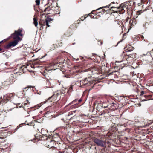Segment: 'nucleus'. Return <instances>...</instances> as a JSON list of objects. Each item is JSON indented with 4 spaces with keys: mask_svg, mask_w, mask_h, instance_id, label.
<instances>
[{
    "mask_svg": "<svg viewBox=\"0 0 153 153\" xmlns=\"http://www.w3.org/2000/svg\"><path fill=\"white\" fill-rule=\"evenodd\" d=\"M93 141L98 146L102 147H106V143L105 141L102 140L96 137L94 138Z\"/></svg>",
    "mask_w": 153,
    "mask_h": 153,
    "instance_id": "nucleus-1",
    "label": "nucleus"
},
{
    "mask_svg": "<svg viewBox=\"0 0 153 153\" xmlns=\"http://www.w3.org/2000/svg\"><path fill=\"white\" fill-rule=\"evenodd\" d=\"M22 30L21 29H19L18 31H15V32L12 34L13 36V38L14 39L19 40V41L22 39L19 37V36H22V34L21 33Z\"/></svg>",
    "mask_w": 153,
    "mask_h": 153,
    "instance_id": "nucleus-2",
    "label": "nucleus"
},
{
    "mask_svg": "<svg viewBox=\"0 0 153 153\" xmlns=\"http://www.w3.org/2000/svg\"><path fill=\"white\" fill-rule=\"evenodd\" d=\"M19 41V40L14 39V41L11 42L8 44L6 46L7 48H9L11 46L14 47L16 46Z\"/></svg>",
    "mask_w": 153,
    "mask_h": 153,
    "instance_id": "nucleus-3",
    "label": "nucleus"
},
{
    "mask_svg": "<svg viewBox=\"0 0 153 153\" xmlns=\"http://www.w3.org/2000/svg\"><path fill=\"white\" fill-rule=\"evenodd\" d=\"M33 20H34L33 23H34V24L35 26L36 27H37L38 25V21H37V19L35 18H33Z\"/></svg>",
    "mask_w": 153,
    "mask_h": 153,
    "instance_id": "nucleus-4",
    "label": "nucleus"
},
{
    "mask_svg": "<svg viewBox=\"0 0 153 153\" xmlns=\"http://www.w3.org/2000/svg\"><path fill=\"white\" fill-rule=\"evenodd\" d=\"M48 71L47 70H45L44 71V72L42 73L43 75L45 77H47L48 76Z\"/></svg>",
    "mask_w": 153,
    "mask_h": 153,
    "instance_id": "nucleus-5",
    "label": "nucleus"
},
{
    "mask_svg": "<svg viewBox=\"0 0 153 153\" xmlns=\"http://www.w3.org/2000/svg\"><path fill=\"white\" fill-rule=\"evenodd\" d=\"M36 4L37 5H39L40 4V0H36Z\"/></svg>",
    "mask_w": 153,
    "mask_h": 153,
    "instance_id": "nucleus-6",
    "label": "nucleus"
},
{
    "mask_svg": "<svg viewBox=\"0 0 153 153\" xmlns=\"http://www.w3.org/2000/svg\"><path fill=\"white\" fill-rule=\"evenodd\" d=\"M45 20H46V24L47 26H48V20L47 19V17L46 16H45Z\"/></svg>",
    "mask_w": 153,
    "mask_h": 153,
    "instance_id": "nucleus-7",
    "label": "nucleus"
},
{
    "mask_svg": "<svg viewBox=\"0 0 153 153\" xmlns=\"http://www.w3.org/2000/svg\"><path fill=\"white\" fill-rule=\"evenodd\" d=\"M55 96L54 94L52 96H51V97H49V98H48V100H50L52 98H53V99H54V100H55Z\"/></svg>",
    "mask_w": 153,
    "mask_h": 153,
    "instance_id": "nucleus-8",
    "label": "nucleus"
},
{
    "mask_svg": "<svg viewBox=\"0 0 153 153\" xmlns=\"http://www.w3.org/2000/svg\"><path fill=\"white\" fill-rule=\"evenodd\" d=\"M53 20V19L49 18L48 16V22L52 21Z\"/></svg>",
    "mask_w": 153,
    "mask_h": 153,
    "instance_id": "nucleus-9",
    "label": "nucleus"
},
{
    "mask_svg": "<svg viewBox=\"0 0 153 153\" xmlns=\"http://www.w3.org/2000/svg\"><path fill=\"white\" fill-rule=\"evenodd\" d=\"M110 5H109L106 6H104L102 7V8H109V6H110Z\"/></svg>",
    "mask_w": 153,
    "mask_h": 153,
    "instance_id": "nucleus-10",
    "label": "nucleus"
},
{
    "mask_svg": "<svg viewBox=\"0 0 153 153\" xmlns=\"http://www.w3.org/2000/svg\"><path fill=\"white\" fill-rule=\"evenodd\" d=\"M121 7V6H119L118 7H117V9H120Z\"/></svg>",
    "mask_w": 153,
    "mask_h": 153,
    "instance_id": "nucleus-11",
    "label": "nucleus"
},
{
    "mask_svg": "<svg viewBox=\"0 0 153 153\" xmlns=\"http://www.w3.org/2000/svg\"><path fill=\"white\" fill-rule=\"evenodd\" d=\"M144 94V92L143 91H142L141 92V94Z\"/></svg>",
    "mask_w": 153,
    "mask_h": 153,
    "instance_id": "nucleus-12",
    "label": "nucleus"
},
{
    "mask_svg": "<svg viewBox=\"0 0 153 153\" xmlns=\"http://www.w3.org/2000/svg\"><path fill=\"white\" fill-rule=\"evenodd\" d=\"M82 100H81V99H80L79 100V102H80L82 101Z\"/></svg>",
    "mask_w": 153,
    "mask_h": 153,
    "instance_id": "nucleus-13",
    "label": "nucleus"
},
{
    "mask_svg": "<svg viewBox=\"0 0 153 153\" xmlns=\"http://www.w3.org/2000/svg\"><path fill=\"white\" fill-rule=\"evenodd\" d=\"M114 2H112V3H111V4H110V5H111L112 4H114Z\"/></svg>",
    "mask_w": 153,
    "mask_h": 153,
    "instance_id": "nucleus-14",
    "label": "nucleus"
},
{
    "mask_svg": "<svg viewBox=\"0 0 153 153\" xmlns=\"http://www.w3.org/2000/svg\"><path fill=\"white\" fill-rule=\"evenodd\" d=\"M116 8L115 7H111V8Z\"/></svg>",
    "mask_w": 153,
    "mask_h": 153,
    "instance_id": "nucleus-15",
    "label": "nucleus"
},
{
    "mask_svg": "<svg viewBox=\"0 0 153 153\" xmlns=\"http://www.w3.org/2000/svg\"><path fill=\"white\" fill-rule=\"evenodd\" d=\"M76 100H74V101L72 102H75Z\"/></svg>",
    "mask_w": 153,
    "mask_h": 153,
    "instance_id": "nucleus-16",
    "label": "nucleus"
},
{
    "mask_svg": "<svg viewBox=\"0 0 153 153\" xmlns=\"http://www.w3.org/2000/svg\"><path fill=\"white\" fill-rule=\"evenodd\" d=\"M49 141L50 142H53L51 140L50 141Z\"/></svg>",
    "mask_w": 153,
    "mask_h": 153,
    "instance_id": "nucleus-17",
    "label": "nucleus"
},
{
    "mask_svg": "<svg viewBox=\"0 0 153 153\" xmlns=\"http://www.w3.org/2000/svg\"><path fill=\"white\" fill-rule=\"evenodd\" d=\"M52 69H48V71H49L51 70H52Z\"/></svg>",
    "mask_w": 153,
    "mask_h": 153,
    "instance_id": "nucleus-18",
    "label": "nucleus"
},
{
    "mask_svg": "<svg viewBox=\"0 0 153 153\" xmlns=\"http://www.w3.org/2000/svg\"><path fill=\"white\" fill-rule=\"evenodd\" d=\"M47 9V8H46L45 9V10L44 11H46V9Z\"/></svg>",
    "mask_w": 153,
    "mask_h": 153,
    "instance_id": "nucleus-19",
    "label": "nucleus"
},
{
    "mask_svg": "<svg viewBox=\"0 0 153 153\" xmlns=\"http://www.w3.org/2000/svg\"><path fill=\"white\" fill-rule=\"evenodd\" d=\"M3 42V41H1L0 42V43H1Z\"/></svg>",
    "mask_w": 153,
    "mask_h": 153,
    "instance_id": "nucleus-20",
    "label": "nucleus"
},
{
    "mask_svg": "<svg viewBox=\"0 0 153 153\" xmlns=\"http://www.w3.org/2000/svg\"><path fill=\"white\" fill-rule=\"evenodd\" d=\"M107 107V106L105 107H104V108H106V107Z\"/></svg>",
    "mask_w": 153,
    "mask_h": 153,
    "instance_id": "nucleus-21",
    "label": "nucleus"
},
{
    "mask_svg": "<svg viewBox=\"0 0 153 153\" xmlns=\"http://www.w3.org/2000/svg\"><path fill=\"white\" fill-rule=\"evenodd\" d=\"M48 27H49L50 26V25H48Z\"/></svg>",
    "mask_w": 153,
    "mask_h": 153,
    "instance_id": "nucleus-22",
    "label": "nucleus"
},
{
    "mask_svg": "<svg viewBox=\"0 0 153 153\" xmlns=\"http://www.w3.org/2000/svg\"><path fill=\"white\" fill-rule=\"evenodd\" d=\"M1 49H0V51H1Z\"/></svg>",
    "mask_w": 153,
    "mask_h": 153,
    "instance_id": "nucleus-23",
    "label": "nucleus"
},
{
    "mask_svg": "<svg viewBox=\"0 0 153 153\" xmlns=\"http://www.w3.org/2000/svg\"><path fill=\"white\" fill-rule=\"evenodd\" d=\"M49 145H48V148H49Z\"/></svg>",
    "mask_w": 153,
    "mask_h": 153,
    "instance_id": "nucleus-24",
    "label": "nucleus"
},
{
    "mask_svg": "<svg viewBox=\"0 0 153 153\" xmlns=\"http://www.w3.org/2000/svg\"><path fill=\"white\" fill-rule=\"evenodd\" d=\"M101 8H99V9H100Z\"/></svg>",
    "mask_w": 153,
    "mask_h": 153,
    "instance_id": "nucleus-25",
    "label": "nucleus"
}]
</instances>
